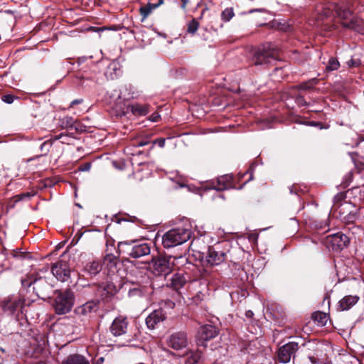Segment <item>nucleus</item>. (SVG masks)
<instances>
[{
    "label": "nucleus",
    "mask_w": 364,
    "mask_h": 364,
    "mask_svg": "<svg viewBox=\"0 0 364 364\" xmlns=\"http://www.w3.org/2000/svg\"><path fill=\"white\" fill-rule=\"evenodd\" d=\"M359 208L353 203L346 200V194L338 193L333 198L331 213L343 223L353 224L358 218Z\"/></svg>",
    "instance_id": "obj_1"
},
{
    "label": "nucleus",
    "mask_w": 364,
    "mask_h": 364,
    "mask_svg": "<svg viewBox=\"0 0 364 364\" xmlns=\"http://www.w3.org/2000/svg\"><path fill=\"white\" fill-rule=\"evenodd\" d=\"M350 6L349 1L340 0L338 3L331 4L325 8H322L323 14L319 16V20H322L323 17L328 18L336 14L343 20H349V21L343 23L345 27L356 30L357 21L352 17L353 13Z\"/></svg>",
    "instance_id": "obj_2"
},
{
    "label": "nucleus",
    "mask_w": 364,
    "mask_h": 364,
    "mask_svg": "<svg viewBox=\"0 0 364 364\" xmlns=\"http://www.w3.org/2000/svg\"><path fill=\"white\" fill-rule=\"evenodd\" d=\"M50 272L48 266L39 269L35 274H32L28 279H22L23 287L33 286V290L38 296H46L50 290L52 284L49 282Z\"/></svg>",
    "instance_id": "obj_3"
},
{
    "label": "nucleus",
    "mask_w": 364,
    "mask_h": 364,
    "mask_svg": "<svg viewBox=\"0 0 364 364\" xmlns=\"http://www.w3.org/2000/svg\"><path fill=\"white\" fill-rule=\"evenodd\" d=\"M191 230L183 227L173 228L166 232L162 237L164 248H171L188 241L191 237Z\"/></svg>",
    "instance_id": "obj_4"
},
{
    "label": "nucleus",
    "mask_w": 364,
    "mask_h": 364,
    "mask_svg": "<svg viewBox=\"0 0 364 364\" xmlns=\"http://www.w3.org/2000/svg\"><path fill=\"white\" fill-rule=\"evenodd\" d=\"M279 49L272 43H266L257 48L252 57V63L262 65L271 63L277 59Z\"/></svg>",
    "instance_id": "obj_5"
},
{
    "label": "nucleus",
    "mask_w": 364,
    "mask_h": 364,
    "mask_svg": "<svg viewBox=\"0 0 364 364\" xmlns=\"http://www.w3.org/2000/svg\"><path fill=\"white\" fill-rule=\"evenodd\" d=\"M74 303L73 294L70 289L64 291H59L54 300V309L58 314H65L68 313Z\"/></svg>",
    "instance_id": "obj_6"
},
{
    "label": "nucleus",
    "mask_w": 364,
    "mask_h": 364,
    "mask_svg": "<svg viewBox=\"0 0 364 364\" xmlns=\"http://www.w3.org/2000/svg\"><path fill=\"white\" fill-rule=\"evenodd\" d=\"M119 245H125L127 255L133 258H139L149 255L151 252L150 246L146 242L134 240L119 242Z\"/></svg>",
    "instance_id": "obj_7"
},
{
    "label": "nucleus",
    "mask_w": 364,
    "mask_h": 364,
    "mask_svg": "<svg viewBox=\"0 0 364 364\" xmlns=\"http://www.w3.org/2000/svg\"><path fill=\"white\" fill-rule=\"evenodd\" d=\"M172 256H159L151 259L152 268L154 274L167 275L171 272L173 266Z\"/></svg>",
    "instance_id": "obj_8"
},
{
    "label": "nucleus",
    "mask_w": 364,
    "mask_h": 364,
    "mask_svg": "<svg viewBox=\"0 0 364 364\" xmlns=\"http://www.w3.org/2000/svg\"><path fill=\"white\" fill-rule=\"evenodd\" d=\"M129 323L126 317L118 316L114 319L109 328L110 332L115 337L124 336L125 341L121 345L124 346L132 341V336L127 335Z\"/></svg>",
    "instance_id": "obj_9"
},
{
    "label": "nucleus",
    "mask_w": 364,
    "mask_h": 364,
    "mask_svg": "<svg viewBox=\"0 0 364 364\" xmlns=\"http://www.w3.org/2000/svg\"><path fill=\"white\" fill-rule=\"evenodd\" d=\"M24 302L25 300L21 296L10 295L2 300L1 306L5 313L14 315L21 311Z\"/></svg>",
    "instance_id": "obj_10"
},
{
    "label": "nucleus",
    "mask_w": 364,
    "mask_h": 364,
    "mask_svg": "<svg viewBox=\"0 0 364 364\" xmlns=\"http://www.w3.org/2000/svg\"><path fill=\"white\" fill-rule=\"evenodd\" d=\"M218 328L212 325H204L198 331V345L206 347V342L214 338L218 334Z\"/></svg>",
    "instance_id": "obj_11"
},
{
    "label": "nucleus",
    "mask_w": 364,
    "mask_h": 364,
    "mask_svg": "<svg viewBox=\"0 0 364 364\" xmlns=\"http://www.w3.org/2000/svg\"><path fill=\"white\" fill-rule=\"evenodd\" d=\"M51 273L58 280L65 282L70 277V268L67 262L60 260L52 266Z\"/></svg>",
    "instance_id": "obj_12"
},
{
    "label": "nucleus",
    "mask_w": 364,
    "mask_h": 364,
    "mask_svg": "<svg viewBox=\"0 0 364 364\" xmlns=\"http://www.w3.org/2000/svg\"><path fill=\"white\" fill-rule=\"evenodd\" d=\"M166 343L170 348L174 350H181L188 345L187 335L181 331L175 332L168 337Z\"/></svg>",
    "instance_id": "obj_13"
},
{
    "label": "nucleus",
    "mask_w": 364,
    "mask_h": 364,
    "mask_svg": "<svg viewBox=\"0 0 364 364\" xmlns=\"http://www.w3.org/2000/svg\"><path fill=\"white\" fill-rule=\"evenodd\" d=\"M298 343L296 342H289L281 346L277 352L278 360L280 363H287L291 358L298 350Z\"/></svg>",
    "instance_id": "obj_14"
},
{
    "label": "nucleus",
    "mask_w": 364,
    "mask_h": 364,
    "mask_svg": "<svg viewBox=\"0 0 364 364\" xmlns=\"http://www.w3.org/2000/svg\"><path fill=\"white\" fill-rule=\"evenodd\" d=\"M327 243L333 250H342L348 246L349 238L345 234L338 232L328 236Z\"/></svg>",
    "instance_id": "obj_15"
},
{
    "label": "nucleus",
    "mask_w": 364,
    "mask_h": 364,
    "mask_svg": "<svg viewBox=\"0 0 364 364\" xmlns=\"http://www.w3.org/2000/svg\"><path fill=\"white\" fill-rule=\"evenodd\" d=\"M166 318V313L159 309L151 312L146 318V323L149 328L154 329L156 326Z\"/></svg>",
    "instance_id": "obj_16"
},
{
    "label": "nucleus",
    "mask_w": 364,
    "mask_h": 364,
    "mask_svg": "<svg viewBox=\"0 0 364 364\" xmlns=\"http://www.w3.org/2000/svg\"><path fill=\"white\" fill-rule=\"evenodd\" d=\"M225 254L224 252L216 251L214 248L209 247L204 262L210 266L218 265L225 260Z\"/></svg>",
    "instance_id": "obj_17"
},
{
    "label": "nucleus",
    "mask_w": 364,
    "mask_h": 364,
    "mask_svg": "<svg viewBox=\"0 0 364 364\" xmlns=\"http://www.w3.org/2000/svg\"><path fill=\"white\" fill-rule=\"evenodd\" d=\"M233 177L232 175H223L218 178L217 185L214 186V188L218 191H223L229 188H234L232 184Z\"/></svg>",
    "instance_id": "obj_18"
},
{
    "label": "nucleus",
    "mask_w": 364,
    "mask_h": 364,
    "mask_svg": "<svg viewBox=\"0 0 364 364\" xmlns=\"http://www.w3.org/2000/svg\"><path fill=\"white\" fill-rule=\"evenodd\" d=\"M359 300L356 295H348L344 296L338 302V309L341 311H347L353 306Z\"/></svg>",
    "instance_id": "obj_19"
},
{
    "label": "nucleus",
    "mask_w": 364,
    "mask_h": 364,
    "mask_svg": "<svg viewBox=\"0 0 364 364\" xmlns=\"http://www.w3.org/2000/svg\"><path fill=\"white\" fill-rule=\"evenodd\" d=\"M60 126L62 128H73L74 127L77 132H82L85 130V127L80 126L77 122L70 116H65L60 119Z\"/></svg>",
    "instance_id": "obj_20"
},
{
    "label": "nucleus",
    "mask_w": 364,
    "mask_h": 364,
    "mask_svg": "<svg viewBox=\"0 0 364 364\" xmlns=\"http://www.w3.org/2000/svg\"><path fill=\"white\" fill-rule=\"evenodd\" d=\"M186 281L187 280L184 274L181 273H176L173 274L170 279V283L168 284V286L171 287L175 290H178L184 286V284L186 283Z\"/></svg>",
    "instance_id": "obj_21"
},
{
    "label": "nucleus",
    "mask_w": 364,
    "mask_h": 364,
    "mask_svg": "<svg viewBox=\"0 0 364 364\" xmlns=\"http://www.w3.org/2000/svg\"><path fill=\"white\" fill-rule=\"evenodd\" d=\"M97 309V304L94 301H90L77 307L76 312L78 314L87 316Z\"/></svg>",
    "instance_id": "obj_22"
},
{
    "label": "nucleus",
    "mask_w": 364,
    "mask_h": 364,
    "mask_svg": "<svg viewBox=\"0 0 364 364\" xmlns=\"http://www.w3.org/2000/svg\"><path fill=\"white\" fill-rule=\"evenodd\" d=\"M101 270L102 265L98 261L87 262L83 269V271L91 277L97 275Z\"/></svg>",
    "instance_id": "obj_23"
},
{
    "label": "nucleus",
    "mask_w": 364,
    "mask_h": 364,
    "mask_svg": "<svg viewBox=\"0 0 364 364\" xmlns=\"http://www.w3.org/2000/svg\"><path fill=\"white\" fill-rule=\"evenodd\" d=\"M62 364H90V362L84 356L74 354L69 355L63 361Z\"/></svg>",
    "instance_id": "obj_24"
},
{
    "label": "nucleus",
    "mask_w": 364,
    "mask_h": 364,
    "mask_svg": "<svg viewBox=\"0 0 364 364\" xmlns=\"http://www.w3.org/2000/svg\"><path fill=\"white\" fill-rule=\"evenodd\" d=\"M129 109L131 112L137 116H144L149 112V105H141L139 103H135L129 106Z\"/></svg>",
    "instance_id": "obj_25"
},
{
    "label": "nucleus",
    "mask_w": 364,
    "mask_h": 364,
    "mask_svg": "<svg viewBox=\"0 0 364 364\" xmlns=\"http://www.w3.org/2000/svg\"><path fill=\"white\" fill-rule=\"evenodd\" d=\"M118 262V257L114 255L107 254L103 259V264L110 270L116 269Z\"/></svg>",
    "instance_id": "obj_26"
},
{
    "label": "nucleus",
    "mask_w": 364,
    "mask_h": 364,
    "mask_svg": "<svg viewBox=\"0 0 364 364\" xmlns=\"http://www.w3.org/2000/svg\"><path fill=\"white\" fill-rule=\"evenodd\" d=\"M312 318L316 321L319 326H323L326 325L328 319V316L326 313L316 311L313 314Z\"/></svg>",
    "instance_id": "obj_27"
},
{
    "label": "nucleus",
    "mask_w": 364,
    "mask_h": 364,
    "mask_svg": "<svg viewBox=\"0 0 364 364\" xmlns=\"http://www.w3.org/2000/svg\"><path fill=\"white\" fill-rule=\"evenodd\" d=\"M340 63L337 58L331 57L329 58L326 69L327 71H334L339 68Z\"/></svg>",
    "instance_id": "obj_28"
},
{
    "label": "nucleus",
    "mask_w": 364,
    "mask_h": 364,
    "mask_svg": "<svg viewBox=\"0 0 364 364\" xmlns=\"http://www.w3.org/2000/svg\"><path fill=\"white\" fill-rule=\"evenodd\" d=\"M199 27V23L196 18H193L188 23L187 32L191 34H194Z\"/></svg>",
    "instance_id": "obj_29"
},
{
    "label": "nucleus",
    "mask_w": 364,
    "mask_h": 364,
    "mask_svg": "<svg viewBox=\"0 0 364 364\" xmlns=\"http://www.w3.org/2000/svg\"><path fill=\"white\" fill-rule=\"evenodd\" d=\"M318 82V80L316 78H313L307 82H302L299 85V89L301 90H310L314 87L315 85Z\"/></svg>",
    "instance_id": "obj_30"
},
{
    "label": "nucleus",
    "mask_w": 364,
    "mask_h": 364,
    "mask_svg": "<svg viewBox=\"0 0 364 364\" xmlns=\"http://www.w3.org/2000/svg\"><path fill=\"white\" fill-rule=\"evenodd\" d=\"M234 16V11L232 8L225 9L221 14V18L225 21H229Z\"/></svg>",
    "instance_id": "obj_31"
},
{
    "label": "nucleus",
    "mask_w": 364,
    "mask_h": 364,
    "mask_svg": "<svg viewBox=\"0 0 364 364\" xmlns=\"http://www.w3.org/2000/svg\"><path fill=\"white\" fill-rule=\"evenodd\" d=\"M151 11H152L151 6H148V5L141 7L140 14L142 16V21L146 18Z\"/></svg>",
    "instance_id": "obj_32"
},
{
    "label": "nucleus",
    "mask_w": 364,
    "mask_h": 364,
    "mask_svg": "<svg viewBox=\"0 0 364 364\" xmlns=\"http://www.w3.org/2000/svg\"><path fill=\"white\" fill-rule=\"evenodd\" d=\"M201 358H202L201 352L197 351V352L193 353L189 357V360H190V362H192L193 363H196L200 360Z\"/></svg>",
    "instance_id": "obj_33"
},
{
    "label": "nucleus",
    "mask_w": 364,
    "mask_h": 364,
    "mask_svg": "<svg viewBox=\"0 0 364 364\" xmlns=\"http://www.w3.org/2000/svg\"><path fill=\"white\" fill-rule=\"evenodd\" d=\"M186 186V183L181 177H179L176 181V185L173 186L174 188H183Z\"/></svg>",
    "instance_id": "obj_34"
},
{
    "label": "nucleus",
    "mask_w": 364,
    "mask_h": 364,
    "mask_svg": "<svg viewBox=\"0 0 364 364\" xmlns=\"http://www.w3.org/2000/svg\"><path fill=\"white\" fill-rule=\"evenodd\" d=\"M2 100L8 104H11L14 101V97L11 95H6L2 97Z\"/></svg>",
    "instance_id": "obj_35"
},
{
    "label": "nucleus",
    "mask_w": 364,
    "mask_h": 364,
    "mask_svg": "<svg viewBox=\"0 0 364 364\" xmlns=\"http://www.w3.org/2000/svg\"><path fill=\"white\" fill-rule=\"evenodd\" d=\"M165 141L164 138H159L154 141V144H158L159 147L163 148L165 146Z\"/></svg>",
    "instance_id": "obj_36"
},
{
    "label": "nucleus",
    "mask_w": 364,
    "mask_h": 364,
    "mask_svg": "<svg viewBox=\"0 0 364 364\" xmlns=\"http://www.w3.org/2000/svg\"><path fill=\"white\" fill-rule=\"evenodd\" d=\"M160 117L159 113L154 112L149 117V119L153 122H159Z\"/></svg>",
    "instance_id": "obj_37"
},
{
    "label": "nucleus",
    "mask_w": 364,
    "mask_h": 364,
    "mask_svg": "<svg viewBox=\"0 0 364 364\" xmlns=\"http://www.w3.org/2000/svg\"><path fill=\"white\" fill-rule=\"evenodd\" d=\"M296 102L300 106H304L306 105V102L302 96H298L296 99Z\"/></svg>",
    "instance_id": "obj_38"
},
{
    "label": "nucleus",
    "mask_w": 364,
    "mask_h": 364,
    "mask_svg": "<svg viewBox=\"0 0 364 364\" xmlns=\"http://www.w3.org/2000/svg\"><path fill=\"white\" fill-rule=\"evenodd\" d=\"M164 3V0H159L158 2L156 4H151V3H149L147 5L148 6H151V11L153 9H156L157 7H159L160 5H161L162 4Z\"/></svg>",
    "instance_id": "obj_39"
},
{
    "label": "nucleus",
    "mask_w": 364,
    "mask_h": 364,
    "mask_svg": "<svg viewBox=\"0 0 364 364\" xmlns=\"http://www.w3.org/2000/svg\"><path fill=\"white\" fill-rule=\"evenodd\" d=\"M31 196V195L30 193L20 194V195L16 196V198H17L16 200H21L26 198H30Z\"/></svg>",
    "instance_id": "obj_40"
},
{
    "label": "nucleus",
    "mask_w": 364,
    "mask_h": 364,
    "mask_svg": "<svg viewBox=\"0 0 364 364\" xmlns=\"http://www.w3.org/2000/svg\"><path fill=\"white\" fill-rule=\"evenodd\" d=\"M139 96L138 91H133L129 94V96L126 98L127 100L137 98Z\"/></svg>",
    "instance_id": "obj_41"
},
{
    "label": "nucleus",
    "mask_w": 364,
    "mask_h": 364,
    "mask_svg": "<svg viewBox=\"0 0 364 364\" xmlns=\"http://www.w3.org/2000/svg\"><path fill=\"white\" fill-rule=\"evenodd\" d=\"M149 142L146 140H140V141H136L134 144V146L140 147V146H144L146 145Z\"/></svg>",
    "instance_id": "obj_42"
},
{
    "label": "nucleus",
    "mask_w": 364,
    "mask_h": 364,
    "mask_svg": "<svg viewBox=\"0 0 364 364\" xmlns=\"http://www.w3.org/2000/svg\"><path fill=\"white\" fill-rule=\"evenodd\" d=\"M309 359L310 360L311 364H331L330 363L328 362H326V363H319L316 360V359L314 357H309Z\"/></svg>",
    "instance_id": "obj_43"
},
{
    "label": "nucleus",
    "mask_w": 364,
    "mask_h": 364,
    "mask_svg": "<svg viewBox=\"0 0 364 364\" xmlns=\"http://www.w3.org/2000/svg\"><path fill=\"white\" fill-rule=\"evenodd\" d=\"M82 102V99L74 100L73 101L71 102L70 107H73L75 105L81 104Z\"/></svg>",
    "instance_id": "obj_44"
},
{
    "label": "nucleus",
    "mask_w": 364,
    "mask_h": 364,
    "mask_svg": "<svg viewBox=\"0 0 364 364\" xmlns=\"http://www.w3.org/2000/svg\"><path fill=\"white\" fill-rule=\"evenodd\" d=\"M266 11H267V10H266V9H251V10L249 11V13H250V14H252V13H253V12H262V13H264V12H266Z\"/></svg>",
    "instance_id": "obj_45"
},
{
    "label": "nucleus",
    "mask_w": 364,
    "mask_h": 364,
    "mask_svg": "<svg viewBox=\"0 0 364 364\" xmlns=\"http://www.w3.org/2000/svg\"><path fill=\"white\" fill-rule=\"evenodd\" d=\"M359 62L358 61H355L354 60H350L349 62H348V65L349 66H358L359 65Z\"/></svg>",
    "instance_id": "obj_46"
},
{
    "label": "nucleus",
    "mask_w": 364,
    "mask_h": 364,
    "mask_svg": "<svg viewBox=\"0 0 364 364\" xmlns=\"http://www.w3.org/2000/svg\"><path fill=\"white\" fill-rule=\"evenodd\" d=\"M245 316L246 317L251 318L254 316V313L251 310H248L245 312Z\"/></svg>",
    "instance_id": "obj_47"
},
{
    "label": "nucleus",
    "mask_w": 364,
    "mask_h": 364,
    "mask_svg": "<svg viewBox=\"0 0 364 364\" xmlns=\"http://www.w3.org/2000/svg\"><path fill=\"white\" fill-rule=\"evenodd\" d=\"M359 215L360 218L364 219V206L360 208Z\"/></svg>",
    "instance_id": "obj_48"
},
{
    "label": "nucleus",
    "mask_w": 364,
    "mask_h": 364,
    "mask_svg": "<svg viewBox=\"0 0 364 364\" xmlns=\"http://www.w3.org/2000/svg\"><path fill=\"white\" fill-rule=\"evenodd\" d=\"M63 136H64V134H60L59 135L55 136L54 139L55 140H58V139H62Z\"/></svg>",
    "instance_id": "obj_49"
},
{
    "label": "nucleus",
    "mask_w": 364,
    "mask_h": 364,
    "mask_svg": "<svg viewBox=\"0 0 364 364\" xmlns=\"http://www.w3.org/2000/svg\"><path fill=\"white\" fill-rule=\"evenodd\" d=\"M47 144H49V145L50 146V144H48V142H47V141H45V142H43V144H41V150H43V149H44V146H45L46 145H47Z\"/></svg>",
    "instance_id": "obj_50"
},
{
    "label": "nucleus",
    "mask_w": 364,
    "mask_h": 364,
    "mask_svg": "<svg viewBox=\"0 0 364 364\" xmlns=\"http://www.w3.org/2000/svg\"><path fill=\"white\" fill-rule=\"evenodd\" d=\"M0 351H1L2 353H4V350L1 348H0Z\"/></svg>",
    "instance_id": "obj_51"
},
{
    "label": "nucleus",
    "mask_w": 364,
    "mask_h": 364,
    "mask_svg": "<svg viewBox=\"0 0 364 364\" xmlns=\"http://www.w3.org/2000/svg\"><path fill=\"white\" fill-rule=\"evenodd\" d=\"M99 360L102 362L104 360V358H100Z\"/></svg>",
    "instance_id": "obj_52"
}]
</instances>
